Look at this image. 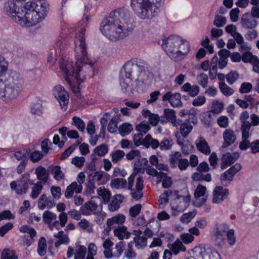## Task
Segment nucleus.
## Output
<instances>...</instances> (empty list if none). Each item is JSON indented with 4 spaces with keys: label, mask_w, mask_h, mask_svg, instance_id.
<instances>
[{
    "label": "nucleus",
    "mask_w": 259,
    "mask_h": 259,
    "mask_svg": "<svg viewBox=\"0 0 259 259\" xmlns=\"http://www.w3.org/2000/svg\"><path fill=\"white\" fill-rule=\"evenodd\" d=\"M76 62L62 59L60 69L65 73V79L76 94L78 103L84 104V99L79 94L80 85L87 76L94 75V63L88 57L84 31L82 29L74 39Z\"/></svg>",
    "instance_id": "f257e3e1"
},
{
    "label": "nucleus",
    "mask_w": 259,
    "mask_h": 259,
    "mask_svg": "<svg viewBox=\"0 0 259 259\" xmlns=\"http://www.w3.org/2000/svg\"><path fill=\"white\" fill-rule=\"evenodd\" d=\"M5 8L6 14L16 22L30 26L45 19L49 5L46 0H9Z\"/></svg>",
    "instance_id": "f03ea898"
},
{
    "label": "nucleus",
    "mask_w": 259,
    "mask_h": 259,
    "mask_svg": "<svg viewBox=\"0 0 259 259\" xmlns=\"http://www.w3.org/2000/svg\"><path fill=\"white\" fill-rule=\"evenodd\" d=\"M130 12L119 9L110 13L105 18L100 26L101 32L107 38L115 41L128 36L133 30Z\"/></svg>",
    "instance_id": "7ed1b4c3"
},
{
    "label": "nucleus",
    "mask_w": 259,
    "mask_h": 259,
    "mask_svg": "<svg viewBox=\"0 0 259 259\" xmlns=\"http://www.w3.org/2000/svg\"><path fill=\"white\" fill-rule=\"evenodd\" d=\"M161 46L169 57L175 61L183 59L190 50L189 42L176 35H171L163 39Z\"/></svg>",
    "instance_id": "20e7f679"
},
{
    "label": "nucleus",
    "mask_w": 259,
    "mask_h": 259,
    "mask_svg": "<svg viewBox=\"0 0 259 259\" xmlns=\"http://www.w3.org/2000/svg\"><path fill=\"white\" fill-rule=\"evenodd\" d=\"M164 0H131V6L141 19H151L157 16L159 6Z\"/></svg>",
    "instance_id": "39448f33"
},
{
    "label": "nucleus",
    "mask_w": 259,
    "mask_h": 259,
    "mask_svg": "<svg viewBox=\"0 0 259 259\" xmlns=\"http://www.w3.org/2000/svg\"><path fill=\"white\" fill-rule=\"evenodd\" d=\"M23 80L16 72L12 73L7 78L4 89L0 91V99L9 102L16 99L21 91Z\"/></svg>",
    "instance_id": "423d86ee"
},
{
    "label": "nucleus",
    "mask_w": 259,
    "mask_h": 259,
    "mask_svg": "<svg viewBox=\"0 0 259 259\" xmlns=\"http://www.w3.org/2000/svg\"><path fill=\"white\" fill-rule=\"evenodd\" d=\"M146 65L145 62L135 61L127 62L123 66L126 78L131 80L139 79V74L145 70Z\"/></svg>",
    "instance_id": "0eeeda50"
},
{
    "label": "nucleus",
    "mask_w": 259,
    "mask_h": 259,
    "mask_svg": "<svg viewBox=\"0 0 259 259\" xmlns=\"http://www.w3.org/2000/svg\"><path fill=\"white\" fill-rule=\"evenodd\" d=\"M84 174L83 172H79L77 176V181L79 184H78L76 182H73L67 186L65 192V197L67 199L71 198L73 196L74 192L76 193H80L82 190V186L81 184L84 183Z\"/></svg>",
    "instance_id": "6e6552de"
},
{
    "label": "nucleus",
    "mask_w": 259,
    "mask_h": 259,
    "mask_svg": "<svg viewBox=\"0 0 259 259\" xmlns=\"http://www.w3.org/2000/svg\"><path fill=\"white\" fill-rule=\"evenodd\" d=\"M53 94L57 99L63 111H66L69 102V95L63 87L58 85L54 88Z\"/></svg>",
    "instance_id": "1a4fd4ad"
},
{
    "label": "nucleus",
    "mask_w": 259,
    "mask_h": 259,
    "mask_svg": "<svg viewBox=\"0 0 259 259\" xmlns=\"http://www.w3.org/2000/svg\"><path fill=\"white\" fill-rule=\"evenodd\" d=\"M242 166L239 163H236L229 169L221 175L220 180L224 186H227L233 180L234 176L241 169Z\"/></svg>",
    "instance_id": "9d476101"
},
{
    "label": "nucleus",
    "mask_w": 259,
    "mask_h": 259,
    "mask_svg": "<svg viewBox=\"0 0 259 259\" xmlns=\"http://www.w3.org/2000/svg\"><path fill=\"white\" fill-rule=\"evenodd\" d=\"M229 194V190L222 186H216L213 190L212 202L221 203L226 200Z\"/></svg>",
    "instance_id": "9b49d317"
},
{
    "label": "nucleus",
    "mask_w": 259,
    "mask_h": 259,
    "mask_svg": "<svg viewBox=\"0 0 259 259\" xmlns=\"http://www.w3.org/2000/svg\"><path fill=\"white\" fill-rule=\"evenodd\" d=\"M249 125L248 123L243 125L242 128H240L241 132L242 141L239 143V148L242 150H246L250 147L251 143L248 140L250 135L249 134Z\"/></svg>",
    "instance_id": "f8f14e48"
},
{
    "label": "nucleus",
    "mask_w": 259,
    "mask_h": 259,
    "mask_svg": "<svg viewBox=\"0 0 259 259\" xmlns=\"http://www.w3.org/2000/svg\"><path fill=\"white\" fill-rule=\"evenodd\" d=\"M242 27L246 29H252L257 25L256 19L249 13L243 14L240 20Z\"/></svg>",
    "instance_id": "ddd939ff"
},
{
    "label": "nucleus",
    "mask_w": 259,
    "mask_h": 259,
    "mask_svg": "<svg viewBox=\"0 0 259 259\" xmlns=\"http://www.w3.org/2000/svg\"><path fill=\"white\" fill-rule=\"evenodd\" d=\"M32 184H33V183L29 179V174L23 175L18 181V187L16 189V193L18 194L26 193L28 191L29 185Z\"/></svg>",
    "instance_id": "4468645a"
},
{
    "label": "nucleus",
    "mask_w": 259,
    "mask_h": 259,
    "mask_svg": "<svg viewBox=\"0 0 259 259\" xmlns=\"http://www.w3.org/2000/svg\"><path fill=\"white\" fill-rule=\"evenodd\" d=\"M181 96L180 94L176 93L172 94L171 92H168L162 97V101H168L171 106L174 107L181 106Z\"/></svg>",
    "instance_id": "2eb2a0df"
},
{
    "label": "nucleus",
    "mask_w": 259,
    "mask_h": 259,
    "mask_svg": "<svg viewBox=\"0 0 259 259\" xmlns=\"http://www.w3.org/2000/svg\"><path fill=\"white\" fill-rule=\"evenodd\" d=\"M239 154L237 152L233 153H226L222 157V163L221 167L224 169L234 163L239 157Z\"/></svg>",
    "instance_id": "dca6fc26"
},
{
    "label": "nucleus",
    "mask_w": 259,
    "mask_h": 259,
    "mask_svg": "<svg viewBox=\"0 0 259 259\" xmlns=\"http://www.w3.org/2000/svg\"><path fill=\"white\" fill-rule=\"evenodd\" d=\"M188 259H220L218 252L212 251L210 249L201 248L197 258L191 256Z\"/></svg>",
    "instance_id": "f3484780"
},
{
    "label": "nucleus",
    "mask_w": 259,
    "mask_h": 259,
    "mask_svg": "<svg viewBox=\"0 0 259 259\" xmlns=\"http://www.w3.org/2000/svg\"><path fill=\"white\" fill-rule=\"evenodd\" d=\"M132 234L135 236L134 238V241L137 248H141L146 246L147 239L143 235H142V231L135 230L133 231Z\"/></svg>",
    "instance_id": "a211bd4d"
},
{
    "label": "nucleus",
    "mask_w": 259,
    "mask_h": 259,
    "mask_svg": "<svg viewBox=\"0 0 259 259\" xmlns=\"http://www.w3.org/2000/svg\"><path fill=\"white\" fill-rule=\"evenodd\" d=\"M223 138L224 142L223 144L222 147L226 148L235 142L236 139V136L233 131L228 128L223 133Z\"/></svg>",
    "instance_id": "6ab92c4d"
},
{
    "label": "nucleus",
    "mask_w": 259,
    "mask_h": 259,
    "mask_svg": "<svg viewBox=\"0 0 259 259\" xmlns=\"http://www.w3.org/2000/svg\"><path fill=\"white\" fill-rule=\"evenodd\" d=\"M190 200V196H180L177 194V199L175 201L178 204L175 209L178 211H184L189 205Z\"/></svg>",
    "instance_id": "aec40b11"
},
{
    "label": "nucleus",
    "mask_w": 259,
    "mask_h": 259,
    "mask_svg": "<svg viewBox=\"0 0 259 259\" xmlns=\"http://www.w3.org/2000/svg\"><path fill=\"white\" fill-rule=\"evenodd\" d=\"M55 205L54 199L51 198H48L45 194L41 195L38 201V207L39 209L43 210L46 207L48 208H51Z\"/></svg>",
    "instance_id": "412c9836"
},
{
    "label": "nucleus",
    "mask_w": 259,
    "mask_h": 259,
    "mask_svg": "<svg viewBox=\"0 0 259 259\" xmlns=\"http://www.w3.org/2000/svg\"><path fill=\"white\" fill-rule=\"evenodd\" d=\"M35 174L36 175L37 179L39 180V182H42V184H45L49 179V172L47 171L46 169L41 166H38L35 170Z\"/></svg>",
    "instance_id": "4be33fe9"
},
{
    "label": "nucleus",
    "mask_w": 259,
    "mask_h": 259,
    "mask_svg": "<svg viewBox=\"0 0 259 259\" xmlns=\"http://www.w3.org/2000/svg\"><path fill=\"white\" fill-rule=\"evenodd\" d=\"M164 114L166 118V120L170 121L174 126H177L182 122L181 119H177L176 115L174 110L170 109H165Z\"/></svg>",
    "instance_id": "5701e85b"
},
{
    "label": "nucleus",
    "mask_w": 259,
    "mask_h": 259,
    "mask_svg": "<svg viewBox=\"0 0 259 259\" xmlns=\"http://www.w3.org/2000/svg\"><path fill=\"white\" fill-rule=\"evenodd\" d=\"M148 160L146 158L139 159L134 163V169L135 173L136 174L138 173L143 174L145 169H146V167L148 166Z\"/></svg>",
    "instance_id": "b1692460"
},
{
    "label": "nucleus",
    "mask_w": 259,
    "mask_h": 259,
    "mask_svg": "<svg viewBox=\"0 0 259 259\" xmlns=\"http://www.w3.org/2000/svg\"><path fill=\"white\" fill-rule=\"evenodd\" d=\"M114 234L117 237L119 240H122L124 238L128 239L131 236V233L127 230L125 226H118L114 230Z\"/></svg>",
    "instance_id": "393cba45"
},
{
    "label": "nucleus",
    "mask_w": 259,
    "mask_h": 259,
    "mask_svg": "<svg viewBox=\"0 0 259 259\" xmlns=\"http://www.w3.org/2000/svg\"><path fill=\"white\" fill-rule=\"evenodd\" d=\"M98 206L93 201L91 200L85 203L83 206L81 207V211L84 215H90V211L95 214V211L97 209Z\"/></svg>",
    "instance_id": "a878e982"
},
{
    "label": "nucleus",
    "mask_w": 259,
    "mask_h": 259,
    "mask_svg": "<svg viewBox=\"0 0 259 259\" xmlns=\"http://www.w3.org/2000/svg\"><path fill=\"white\" fill-rule=\"evenodd\" d=\"M196 145L197 149L201 153L209 155L211 151L209 146L205 139L200 137L199 142H196Z\"/></svg>",
    "instance_id": "bb28decb"
},
{
    "label": "nucleus",
    "mask_w": 259,
    "mask_h": 259,
    "mask_svg": "<svg viewBox=\"0 0 259 259\" xmlns=\"http://www.w3.org/2000/svg\"><path fill=\"white\" fill-rule=\"evenodd\" d=\"M211 239L214 244L218 246H222L226 242V235L213 232L211 233Z\"/></svg>",
    "instance_id": "cd10ccee"
},
{
    "label": "nucleus",
    "mask_w": 259,
    "mask_h": 259,
    "mask_svg": "<svg viewBox=\"0 0 259 259\" xmlns=\"http://www.w3.org/2000/svg\"><path fill=\"white\" fill-rule=\"evenodd\" d=\"M182 90L185 92H188L189 95L192 97H196L199 93L200 89L197 85H191L189 82L185 83L182 87Z\"/></svg>",
    "instance_id": "c85d7f7f"
},
{
    "label": "nucleus",
    "mask_w": 259,
    "mask_h": 259,
    "mask_svg": "<svg viewBox=\"0 0 259 259\" xmlns=\"http://www.w3.org/2000/svg\"><path fill=\"white\" fill-rule=\"evenodd\" d=\"M159 146V141L157 139H153L150 134H148L145 137L144 147L146 148L151 147L153 149H156Z\"/></svg>",
    "instance_id": "c756f323"
},
{
    "label": "nucleus",
    "mask_w": 259,
    "mask_h": 259,
    "mask_svg": "<svg viewBox=\"0 0 259 259\" xmlns=\"http://www.w3.org/2000/svg\"><path fill=\"white\" fill-rule=\"evenodd\" d=\"M167 247L174 252L175 254H177L180 251H184L186 250V247L183 245L182 241L177 239L172 244H168Z\"/></svg>",
    "instance_id": "7c9ffc66"
},
{
    "label": "nucleus",
    "mask_w": 259,
    "mask_h": 259,
    "mask_svg": "<svg viewBox=\"0 0 259 259\" xmlns=\"http://www.w3.org/2000/svg\"><path fill=\"white\" fill-rule=\"evenodd\" d=\"M125 218L124 215L119 214L117 216L113 217L108 219L107 221V225L108 226L109 230H111V227L114 224H121L125 221Z\"/></svg>",
    "instance_id": "2f4dec72"
},
{
    "label": "nucleus",
    "mask_w": 259,
    "mask_h": 259,
    "mask_svg": "<svg viewBox=\"0 0 259 259\" xmlns=\"http://www.w3.org/2000/svg\"><path fill=\"white\" fill-rule=\"evenodd\" d=\"M179 125L181 134L184 138H186L193 129V126L190 124L189 119L186 120L184 123L182 122Z\"/></svg>",
    "instance_id": "473e14b6"
},
{
    "label": "nucleus",
    "mask_w": 259,
    "mask_h": 259,
    "mask_svg": "<svg viewBox=\"0 0 259 259\" xmlns=\"http://www.w3.org/2000/svg\"><path fill=\"white\" fill-rule=\"evenodd\" d=\"M51 172L54 175V178L57 181H60L65 178V175L61 170L60 166H51Z\"/></svg>",
    "instance_id": "72a5a7b5"
},
{
    "label": "nucleus",
    "mask_w": 259,
    "mask_h": 259,
    "mask_svg": "<svg viewBox=\"0 0 259 259\" xmlns=\"http://www.w3.org/2000/svg\"><path fill=\"white\" fill-rule=\"evenodd\" d=\"M47 244L45 237L39 238L37 248V253L41 256L45 255L47 252Z\"/></svg>",
    "instance_id": "f704fd0d"
},
{
    "label": "nucleus",
    "mask_w": 259,
    "mask_h": 259,
    "mask_svg": "<svg viewBox=\"0 0 259 259\" xmlns=\"http://www.w3.org/2000/svg\"><path fill=\"white\" fill-rule=\"evenodd\" d=\"M182 158V154L180 152H175L169 156V162L171 167L176 168L178 162Z\"/></svg>",
    "instance_id": "c9c22d12"
},
{
    "label": "nucleus",
    "mask_w": 259,
    "mask_h": 259,
    "mask_svg": "<svg viewBox=\"0 0 259 259\" xmlns=\"http://www.w3.org/2000/svg\"><path fill=\"white\" fill-rule=\"evenodd\" d=\"M98 194L101 197L104 202H108L110 199L111 193L108 189L105 187H100L97 190Z\"/></svg>",
    "instance_id": "e433bc0d"
},
{
    "label": "nucleus",
    "mask_w": 259,
    "mask_h": 259,
    "mask_svg": "<svg viewBox=\"0 0 259 259\" xmlns=\"http://www.w3.org/2000/svg\"><path fill=\"white\" fill-rule=\"evenodd\" d=\"M57 215L49 211L46 210L42 214V220L45 224H50L53 223V221H57Z\"/></svg>",
    "instance_id": "4c0bfd02"
},
{
    "label": "nucleus",
    "mask_w": 259,
    "mask_h": 259,
    "mask_svg": "<svg viewBox=\"0 0 259 259\" xmlns=\"http://www.w3.org/2000/svg\"><path fill=\"white\" fill-rule=\"evenodd\" d=\"M133 130L132 124L128 122L123 123L119 126L118 128L119 134L122 137H125L128 135Z\"/></svg>",
    "instance_id": "58836bf2"
},
{
    "label": "nucleus",
    "mask_w": 259,
    "mask_h": 259,
    "mask_svg": "<svg viewBox=\"0 0 259 259\" xmlns=\"http://www.w3.org/2000/svg\"><path fill=\"white\" fill-rule=\"evenodd\" d=\"M229 230V226L228 225L224 223H218L215 224L212 232L226 235Z\"/></svg>",
    "instance_id": "ea45409f"
},
{
    "label": "nucleus",
    "mask_w": 259,
    "mask_h": 259,
    "mask_svg": "<svg viewBox=\"0 0 259 259\" xmlns=\"http://www.w3.org/2000/svg\"><path fill=\"white\" fill-rule=\"evenodd\" d=\"M126 180L122 178H116L111 180L110 185L112 188L119 189L124 188L126 185Z\"/></svg>",
    "instance_id": "a19ab883"
},
{
    "label": "nucleus",
    "mask_w": 259,
    "mask_h": 259,
    "mask_svg": "<svg viewBox=\"0 0 259 259\" xmlns=\"http://www.w3.org/2000/svg\"><path fill=\"white\" fill-rule=\"evenodd\" d=\"M135 129L138 133L145 135L150 130V126L148 122L144 121L137 124L136 126Z\"/></svg>",
    "instance_id": "79ce46f5"
},
{
    "label": "nucleus",
    "mask_w": 259,
    "mask_h": 259,
    "mask_svg": "<svg viewBox=\"0 0 259 259\" xmlns=\"http://www.w3.org/2000/svg\"><path fill=\"white\" fill-rule=\"evenodd\" d=\"M42 189V182H37L35 184L32 189V192L31 193V197L32 199H36L39 194L41 193Z\"/></svg>",
    "instance_id": "37998d69"
},
{
    "label": "nucleus",
    "mask_w": 259,
    "mask_h": 259,
    "mask_svg": "<svg viewBox=\"0 0 259 259\" xmlns=\"http://www.w3.org/2000/svg\"><path fill=\"white\" fill-rule=\"evenodd\" d=\"M8 62L2 56L0 55V77L5 76L8 69Z\"/></svg>",
    "instance_id": "c03bdc74"
},
{
    "label": "nucleus",
    "mask_w": 259,
    "mask_h": 259,
    "mask_svg": "<svg viewBox=\"0 0 259 259\" xmlns=\"http://www.w3.org/2000/svg\"><path fill=\"white\" fill-rule=\"evenodd\" d=\"M1 259H18V257L13 250L5 248L1 253Z\"/></svg>",
    "instance_id": "a18cd8bd"
},
{
    "label": "nucleus",
    "mask_w": 259,
    "mask_h": 259,
    "mask_svg": "<svg viewBox=\"0 0 259 259\" xmlns=\"http://www.w3.org/2000/svg\"><path fill=\"white\" fill-rule=\"evenodd\" d=\"M219 88L221 92L226 96H231L234 93L233 89L227 85L225 82H221Z\"/></svg>",
    "instance_id": "49530a36"
},
{
    "label": "nucleus",
    "mask_w": 259,
    "mask_h": 259,
    "mask_svg": "<svg viewBox=\"0 0 259 259\" xmlns=\"http://www.w3.org/2000/svg\"><path fill=\"white\" fill-rule=\"evenodd\" d=\"M30 152L29 149L26 151H18L14 153V156L18 160L27 161V157Z\"/></svg>",
    "instance_id": "de8ad7c7"
},
{
    "label": "nucleus",
    "mask_w": 259,
    "mask_h": 259,
    "mask_svg": "<svg viewBox=\"0 0 259 259\" xmlns=\"http://www.w3.org/2000/svg\"><path fill=\"white\" fill-rule=\"evenodd\" d=\"M144 135L142 133H138V134H135L133 136V141L134 142V146L136 147H139L141 145L144 146L145 143V138H143Z\"/></svg>",
    "instance_id": "09e8293b"
},
{
    "label": "nucleus",
    "mask_w": 259,
    "mask_h": 259,
    "mask_svg": "<svg viewBox=\"0 0 259 259\" xmlns=\"http://www.w3.org/2000/svg\"><path fill=\"white\" fill-rule=\"evenodd\" d=\"M197 80L198 83L203 88H205L207 87L208 81V77L207 74L201 73L197 76Z\"/></svg>",
    "instance_id": "8fccbe9b"
},
{
    "label": "nucleus",
    "mask_w": 259,
    "mask_h": 259,
    "mask_svg": "<svg viewBox=\"0 0 259 259\" xmlns=\"http://www.w3.org/2000/svg\"><path fill=\"white\" fill-rule=\"evenodd\" d=\"M224 105L222 102L215 101L213 102L211 112L214 114H219L224 109Z\"/></svg>",
    "instance_id": "3c124183"
},
{
    "label": "nucleus",
    "mask_w": 259,
    "mask_h": 259,
    "mask_svg": "<svg viewBox=\"0 0 259 259\" xmlns=\"http://www.w3.org/2000/svg\"><path fill=\"white\" fill-rule=\"evenodd\" d=\"M108 151V148L106 145L102 144L95 148L94 152L99 156H104Z\"/></svg>",
    "instance_id": "603ef678"
},
{
    "label": "nucleus",
    "mask_w": 259,
    "mask_h": 259,
    "mask_svg": "<svg viewBox=\"0 0 259 259\" xmlns=\"http://www.w3.org/2000/svg\"><path fill=\"white\" fill-rule=\"evenodd\" d=\"M73 124L80 132H83L85 128V123L82 120L76 116H74L72 118Z\"/></svg>",
    "instance_id": "864d4df0"
},
{
    "label": "nucleus",
    "mask_w": 259,
    "mask_h": 259,
    "mask_svg": "<svg viewBox=\"0 0 259 259\" xmlns=\"http://www.w3.org/2000/svg\"><path fill=\"white\" fill-rule=\"evenodd\" d=\"M125 155L124 151L120 150L113 151L111 153L112 161L114 163L117 162L120 160Z\"/></svg>",
    "instance_id": "5fc2aeb1"
},
{
    "label": "nucleus",
    "mask_w": 259,
    "mask_h": 259,
    "mask_svg": "<svg viewBox=\"0 0 259 259\" xmlns=\"http://www.w3.org/2000/svg\"><path fill=\"white\" fill-rule=\"evenodd\" d=\"M52 144L51 141L48 139H45L41 142L40 145L42 152L45 155H46L48 153L49 150L51 149V146Z\"/></svg>",
    "instance_id": "6e6d98bb"
},
{
    "label": "nucleus",
    "mask_w": 259,
    "mask_h": 259,
    "mask_svg": "<svg viewBox=\"0 0 259 259\" xmlns=\"http://www.w3.org/2000/svg\"><path fill=\"white\" fill-rule=\"evenodd\" d=\"M173 143L171 140L168 138H164L162 141L159 142L160 149L161 150H169L170 149Z\"/></svg>",
    "instance_id": "4d7b16f0"
},
{
    "label": "nucleus",
    "mask_w": 259,
    "mask_h": 259,
    "mask_svg": "<svg viewBox=\"0 0 259 259\" xmlns=\"http://www.w3.org/2000/svg\"><path fill=\"white\" fill-rule=\"evenodd\" d=\"M226 19L222 16L217 15L213 21V25L218 27H223L226 23Z\"/></svg>",
    "instance_id": "13d9d810"
},
{
    "label": "nucleus",
    "mask_w": 259,
    "mask_h": 259,
    "mask_svg": "<svg viewBox=\"0 0 259 259\" xmlns=\"http://www.w3.org/2000/svg\"><path fill=\"white\" fill-rule=\"evenodd\" d=\"M256 58L257 57L256 56H253L252 53L249 52H245L241 57V59L244 62H250L251 64L255 61V60Z\"/></svg>",
    "instance_id": "bf43d9fd"
},
{
    "label": "nucleus",
    "mask_w": 259,
    "mask_h": 259,
    "mask_svg": "<svg viewBox=\"0 0 259 259\" xmlns=\"http://www.w3.org/2000/svg\"><path fill=\"white\" fill-rule=\"evenodd\" d=\"M44 155L41 152L35 150L31 153L29 158L33 162H37L42 158Z\"/></svg>",
    "instance_id": "052dcab7"
},
{
    "label": "nucleus",
    "mask_w": 259,
    "mask_h": 259,
    "mask_svg": "<svg viewBox=\"0 0 259 259\" xmlns=\"http://www.w3.org/2000/svg\"><path fill=\"white\" fill-rule=\"evenodd\" d=\"M226 237L228 242L231 246H233L235 244L236 237L235 236V231L233 229H230L228 231L226 234Z\"/></svg>",
    "instance_id": "680f3d73"
},
{
    "label": "nucleus",
    "mask_w": 259,
    "mask_h": 259,
    "mask_svg": "<svg viewBox=\"0 0 259 259\" xmlns=\"http://www.w3.org/2000/svg\"><path fill=\"white\" fill-rule=\"evenodd\" d=\"M239 74L236 71H231L226 76L228 82L232 84L238 79Z\"/></svg>",
    "instance_id": "e2e57ef3"
},
{
    "label": "nucleus",
    "mask_w": 259,
    "mask_h": 259,
    "mask_svg": "<svg viewBox=\"0 0 259 259\" xmlns=\"http://www.w3.org/2000/svg\"><path fill=\"white\" fill-rule=\"evenodd\" d=\"M120 83L123 92L130 95L131 89L129 86V82L127 80L125 81L123 78L121 77L120 78Z\"/></svg>",
    "instance_id": "0e129e2a"
},
{
    "label": "nucleus",
    "mask_w": 259,
    "mask_h": 259,
    "mask_svg": "<svg viewBox=\"0 0 259 259\" xmlns=\"http://www.w3.org/2000/svg\"><path fill=\"white\" fill-rule=\"evenodd\" d=\"M79 144V143L77 144H74L71 145L68 149H67L62 154L61 156V159L63 160L67 158L71 153L75 149L76 147Z\"/></svg>",
    "instance_id": "69168bd1"
},
{
    "label": "nucleus",
    "mask_w": 259,
    "mask_h": 259,
    "mask_svg": "<svg viewBox=\"0 0 259 259\" xmlns=\"http://www.w3.org/2000/svg\"><path fill=\"white\" fill-rule=\"evenodd\" d=\"M141 157V152L139 150H132L126 154L127 159L132 160L136 158Z\"/></svg>",
    "instance_id": "338daca9"
},
{
    "label": "nucleus",
    "mask_w": 259,
    "mask_h": 259,
    "mask_svg": "<svg viewBox=\"0 0 259 259\" xmlns=\"http://www.w3.org/2000/svg\"><path fill=\"white\" fill-rule=\"evenodd\" d=\"M86 250L85 247L84 246H80L77 252L75 255L74 259H84Z\"/></svg>",
    "instance_id": "774afa93"
}]
</instances>
